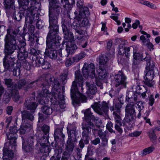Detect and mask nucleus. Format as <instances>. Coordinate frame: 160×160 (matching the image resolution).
Wrapping results in <instances>:
<instances>
[{
	"label": "nucleus",
	"instance_id": "obj_54",
	"mask_svg": "<svg viewBox=\"0 0 160 160\" xmlns=\"http://www.w3.org/2000/svg\"><path fill=\"white\" fill-rule=\"evenodd\" d=\"M113 113L114 115L115 123L120 124L121 123H122L121 117L119 115L120 113H116L115 112H113Z\"/></svg>",
	"mask_w": 160,
	"mask_h": 160
},
{
	"label": "nucleus",
	"instance_id": "obj_50",
	"mask_svg": "<svg viewBox=\"0 0 160 160\" xmlns=\"http://www.w3.org/2000/svg\"><path fill=\"white\" fill-rule=\"evenodd\" d=\"M41 147V148L40 151L42 153H49L51 150L50 146L48 145H46L44 144L42 145H40Z\"/></svg>",
	"mask_w": 160,
	"mask_h": 160
},
{
	"label": "nucleus",
	"instance_id": "obj_41",
	"mask_svg": "<svg viewBox=\"0 0 160 160\" xmlns=\"http://www.w3.org/2000/svg\"><path fill=\"white\" fill-rule=\"evenodd\" d=\"M27 83L26 79H22L19 80L17 83H15V89H21L24 88Z\"/></svg>",
	"mask_w": 160,
	"mask_h": 160
},
{
	"label": "nucleus",
	"instance_id": "obj_37",
	"mask_svg": "<svg viewBox=\"0 0 160 160\" xmlns=\"http://www.w3.org/2000/svg\"><path fill=\"white\" fill-rule=\"evenodd\" d=\"M14 3V0H4L3 3L5 7L6 8L9 9L7 11V13L9 12V11L14 10L13 8H15L14 6H13Z\"/></svg>",
	"mask_w": 160,
	"mask_h": 160
},
{
	"label": "nucleus",
	"instance_id": "obj_59",
	"mask_svg": "<svg viewBox=\"0 0 160 160\" xmlns=\"http://www.w3.org/2000/svg\"><path fill=\"white\" fill-rule=\"evenodd\" d=\"M149 94L148 98L147 99H148L149 100V102H148V104L151 106H152L153 104L154 103V100L155 99L154 98L153 95L152 94H150V92L148 93Z\"/></svg>",
	"mask_w": 160,
	"mask_h": 160
},
{
	"label": "nucleus",
	"instance_id": "obj_16",
	"mask_svg": "<svg viewBox=\"0 0 160 160\" xmlns=\"http://www.w3.org/2000/svg\"><path fill=\"white\" fill-rule=\"evenodd\" d=\"M63 127H57L54 131V140L55 142H52L51 143L52 146L53 147L56 148L59 147V143L60 142L63 143L65 141V135L62 133Z\"/></svg>",
	"mask_w": 160,
	"mask_h": 160
},
{
	"label": "nucleus",
	"instance_id": "obj_57",
	"mask_svg": "<svg viewBox=\"0 0 160 160\" xmlns=\"http://www.w3.org/2000/svg\"><path fill=\"white\" fill-rule=\"evenodd\" d=\"M45 62L44 59L42 58H41L39 56L37 57V59L36 60V66L37 67H40L41 66L43 62Z\"/></svg>",
	"mask_w": 160,
	"mask_h": 160
},
{
	"label": "nucleus",
	"instance_id": "obj_47",
	"mask_svg": "<svg viewBox=\"0 0 160 160\" xmlns=\"http://www.w3.org/2000/svg\"><path fill=\"white\" fill-rule=\"evenodd\" d=\"M68 75V71L67 70H65L60 76V80L63 84H65L67 82Z\"/></svg>",
	"mask_w": 160,
	"mask_h": 160
},
{
	"label": "nucleus",
	"instance_id": "obj_17",
	"mask_svg": "<svg viewBox=\"0 0 160 160\" xmlns=\"http://www.w3.org/2000/svg\"><path fill=\"white\" fill-rule=\"evenodd\" d=\"M82 72L84 77L88 78L89 76L91 78H94L96 75L95 73V68L94 64L91 63L88 64L84 63L82 69Z\"/></svg>",
	"mask_w": 160,
	"mask_h": 160
},
{
	"label": "nucleus",
	"instance_id": "obj_53",
	"mask_svg": "<svg viewBox=\"0 0 160 160\" xmlns=\"http://www.w3.org/2000/svg\"><path fill=\"white\" fill-rule=\"evenodd\" d=\"M154 149V148L153 147H150L144 149L142 153V156H143L147 154L151 153Z\"/></svg>",
	"mask_w": 160,
	"mask_h": 160
},
{
	"label": "nucleus",
	"instance_id": "obj_64",
	"mask_svg": "<svg viewBox=\"0 0 160 160\" xmlns=\"http://www.w3.org/2000/svg\"><path fill=\"white\" fill-rule=\"evenodd\" d=\"M44 25V22L42 20H40L38 21L36 23V27L39 29H42Z\"/></svg>",
	"mask_w": 160,
	"mask_h": 160
},
{
	"label": "nucleus",
	"instance_id": "obj_7",
	"mask_svg": "<svg viewBox=\"0 0 160 160\" xmlns=\"http://www.w3.org/2000/svg\"><path fill=\"white\" fill-rule=\"evenodd\" d=\"M49 22L50 25H59L58 16L61 9L58 5V0H49Z\"/></svg>",
	"mask_w": 160,
	"mask_h": 160
},
{
	"label": "nucleus",
	"instance_id": "obj_60",
	"mask_svg": "<svg viewBox=\"0 0 160 160\" xmlns=\"http://www.w3.org/2000/svg\"><path fill=\"white\" fill-rule=\"evenodd\" d=\"M135 107H136L139 112H141L144 108L143 105L141 101L138 102L137 103L135 104Z\"/></svg>",
	"mask_w": 160,
	"mask_h": 160
},
{
	"label": "nucleus",
	"instance_id": "obj_6",
	"mask_svg": "<svg viewBox=\"0 0 160 160\" xmlns=\"http://www.w3.org/2000/svg\"><path fill=\"white\" fill-rule=\"evenodd\" d=\"M31 2L30 6L28 9L25 10L24 16L25 17V23L27 26L28 24H32L34 22L38 20V16L37 12H38L41 7L40 2H34L32 4Z\"/></svg>",
	"mask_w": 160,
	"mask_h": 160
},
{
	"label": "nucleus",
	"instance_id": "obj_25",
	"mask_svg": "<svg viewBox=\"0 0 160 160\" xmlns=\"http://www.w3.org/2000/svg\"><path fill=\"white\" fill-rule=\"evenodd\" d=\"M86 86L87 87V95L90 99L93 98V95L95 94L97 92V88L94 84L90 83L89 82L86 83Z\"/></svg>",
	"mask_w": 160,
	"mask_h": 160
},
{
	"label": "nucleus",
	"instance_id": "obj_14",
	"mask_svg": "<svg viewBox=\"0 0 160 160\" xmlns=\"http://www.w3.org/2000/svg\"><path fill=\"white\" fill-rule=\"evenodd\" d=\"M91 107L98 114L103 115L106 114L109 109L108 103L105 101L100 102H95L91 105Z\"/></svg>",
	"mask_w": 160,
	"mask_h": 160
},
{
	"label": "nucleus",
	"instance_id": "obj_56",
	"mask_svg": "<svg viewBox=\"0 0 160 160\" xmlns=\"http://www.w3.org/2000/svg\"><path fill=\"white\" fill-rule=\"evenodd\" d=\"M35 139L33 136H30L28 137L26 139V144L33 146V143Z\"/></svg>",
	"mask_w": 160,
	"mask_h": 160
},
{
	"label": "nucleus",
	"instance_id": "obj_43",
	"mask_svg": "<svg viewBox=\"0 0 160 160\" xmlns=\"http://www.w3.org/2000/svg\"><path fill=\"white\" fill-rule=\"evenodd\" d=\"M133 59H138L144 61V58L143 54L139 52H137V50L136 48H133Z\"/></svg>",
	"mask_w": 160,
	"mask_h": 160
},
{
	"label": "nucleus",
	"instance_id": "obj_13",
	"mask_svg": "<svg viewBox=\"0 0 160 160\" xmlns=\"http://www.w3.org/2000/svg\"><path fill=\"white\" fill-rule=\"evenodd\" d=\"M127 78L122 70L119 71L114 76L115 85L117 88H126Z\"/></svg>",
	"mask_w": 160,
	"mask_h": 160
},
{
	"label": "nucleus",
	"instance_id": "obj_28",
	"mask_svg": "<svg viewBox=\"0 0 160 160\" xmlns=\"http://www.w3.org/2000/svg\"><path fill=\"white\" fill-rule=\"evenodd\" d=\"M66 50L67 52V55L65 56L66 57H68L69 54H72L75 52L78 48V47L73 41L68 42H66Z\"/></svg>",
	"mask_w": 160,
	"mask_h": 160
},
{
	"label": "nucleus",
	"instance_id": "obj_23",
	"mask_svg": "<svg viewBox=\"0 0 160 160\" xmlns=\"http://www.w3.org/2000/svg\"><path fill=\"white\" fill-rule=\"evenodd\" d=\"M145 72H146L145 76L144 82L145 84L148 86L151 87L153 86V83L152 81L154 76V71L152 70H145Z\"/></svg>",
	"mask_w": 160,
	"mask_h": 160
},
{
	"label": "nucleus",
	"instance_id": "obj_9",
	"mask_svg": "<svg viewBox=\"0 0 160 160\" xmlns=\"http://www.w3.org/2000/svg\"><path fill=\"white\" fill-rule=\"evenodd\" d=\"M36 135L37 137V144L38 146L46 144L48 142L49 127L47 125H40L38 124L37 128Z\"/></svg>",
	"mask_w": 160,
	"mask_h": 160
},
{
	"label": "nucleus",
	"instance_id": "obj_26",
	"mask_svg": "<svg viewBox=\"0 0 160 160\" xmlns=\"http://www.w3.org/2000/svg\"><path fill=\"white\" fill-rule=\"evenodd\" d=\"M144 61L146 62V70H152L154 71L155 68V63L151 60V58L150 55L147 53H146V56L144 58Z\"/></svg>",
	"mask_w": 160,
	"mask_h": 160
},
{
	"label": "nucleus",
	"instance_id": "obj_4",
	"mask_svg": "<svg viewBox=\"0 0 160 160\" xmlns=\"http://www.w3.org/2000/svg\"><path fill=\"white\" fill-rule=\"evenodd\" d=\"M49 82L52 85L53 89L55 91L52 92V97L50 98L51 103L53 104H56L59 100V104L61 108H64L65 104L64 101V92L62 93L59 87L60 84L57 79H55L53 76H49Z\"/></svg>",
	"mask_w": 160,
	"mask_h": 160
},
{
	"label": "nucleus",
	"instance_id": "obj_8",
	"mask_svg": "<svg viewBox=\"0 0 160 160\" xmlns=\"http://www.w3.org/2000/svg\"><path fill=\"white\" fill-rule=\"evenodd\" d=\"M76 127L74 125H68L67 127L68 138L66 145V149L69 153L72 152L77 142L76 136L78 132L76 131Z\"/></svg>",
	"mask_w": 160,
	"mask_h": 160
},
{
	"label": "nucleus",
	"instance_id": "obj_22",
	"mask_svg": "<svg viewBox=\"0 0 160 160\" xmlns=\"http://www.w3.org/2000/svg\"><path fill=\"white\" fill-rule=\"evenodd\" d=\"M18 131V129L17 128H14V131L13 133L11 132H8L7 133V138L8 139L10 140L9 142V144L11 145L14 147V149H15V147L17 145L16 139H17V133Z\"/></svg>",
	"mask_w": 160,
	"mask_h": 160
},
{
	"label": "nucleus",
	"instance_id": "obj_51",
	"mask_svg": "<svg viewBox=\"0 0 160 160\" xmlns=\"http://www.w3.org/2000/svg\"><path fill=\"white\" fill-rule=\"evenodd\" d=\"M86 55L85 53L81 52L75 55L73 57L76 62H78L80 60L84 58Z\"/></svg>",
	"mask_w": 160,
	"mask_h": 160
},
{
	"label": "nucleus",
	"instance_id": "obj_40",
	"mask_svg": "<svg viewBox=\"0 0 160 160\" xmlns=\"http://www.w3.org/2000/svg\"><path fill=\"white\" fill-rule=\"evenodd\" d=\"M22 66L21 62H17L16 64V66L14 67L12 70L11 72H13V75L15 76H18L20 74V68Z\"/></svg>",
	"mask_w": 160,
	"mask_h": 160
},
{
	"label": "nucleus",
	"instance_id": "obj_3",
	"mask_svg": "<svg viewBox=\"0 0 160 160\" xmlns=\"http://www.w3.org/2000/svg\"><path fill=\"white\" fill-rule=\"evenodd\" d=\"M75 78L73 81L71 88V96L73 101L77 104L80 102H86L87 98L84 95L79 91L80 89L82 92L83 88V78L80 72L77 71L75 72Z\"/></svg>",
	"mask_w": 160,
	"mask_h": 160
},
{
	"label": "nucleus",
	"instance_id": "obj_36",
	"mask_svg": "<svg viewBox=\"0 0 160 160\" xmlns=\"http://www.w3.org/2000/svg\"><path fill=\"white\" fill-rule=\"evenodd\" d=\"M109 60V58L106 55H103L100 56L99 62V67L106 68Z\"/></svg>",
	"mask_w": 160,
	"mask_h": 160
},
{
	"label": "nucleus",
	"instance_id": "obj_10",
	"mask_svg": "<svg viewBox=\"0 0 160 160\" xmlns=\"http://www.w3.org/2000/svg\"><path fill=\"white\" fill-rule=\"evenodd\" d=\"M75 17L74 21L72 25V27L77 31L78 32H79V30L81 28L80 25V20L82 18L85 17H88L89 15V12L88 8L87 7H84L83 10L80 11L79 14L77 11L74 12Z\"/></svg>",
	"mask_w": 160,
	"mask_h": 160
},
{
	"label": "nucleus",
	"instance_id": "obj_30",
	"mask_svg": "<svg viewBox=\"0 0 160 160\" xmlns=\"http://www.w3.org/2000/svg\"><path fill=\"white\" fill-rule=\"evenodd\" d=\"M135 92L137 94H141L143 98L146 97V93L149 94L148 93H150L149 90H148L144 87H141L139 85L135 86Z\"/></svg>",
	"mask_w": 160,
	"mask_h": 160
},
{
	"label": "nucleus",
	"instance_id": "obj_35",
	"mask_svg": "<svg viewBox=\"0 0 160 160\" xmlns=\"http://www.w3.org/2000/svg\"><path fill=\"white\" fill-rule=\"evenodd\" d=\"M135 104L129 103L127 104L125 108V114H136Z\"/></svg>",
	"mask_w": 160,
	"mask_h": 160
},
{
	"label": "nucleus",
	"instance_id": "obj_2",
	"mask_svg": "<svg viewBox=\"0 0 160 160\" xmlns=\"http://www.w3.org/2000/svg\"><path fill=\"white\" fill-rule=\"evenodd\" d=\"M49 32L47 37L46 41L47 48L44 52L45 55L50 58L56 60L58 63L63 62L62 58L64 56L61 51L58 53L57 49L61 45L60 41L61 38L58 35L59 33V25H50L48 27Z\"/></svg>",
	"mask_w": 160,
	"mask_h": 160
},
{
	"label": "nucleus",
	"instance_id": "obj_21",
	"mask_svg": "<svg viewBox=\"0 0 160 160\" xmlns=\"http://www.w3.org/2000/svg\"><path fill=\"white\" fill-rule=\"evenodd\" d=\"M6 56L5 55L3 59V66L5 71L10 72L12 70L14 67L15 63L14 61L15 58L13 57H11L12 59L10 58L8 59L6 58Z\"/></svg>",
	"mask_w": 160,
	"mask_h": 160
},
{
	"label": "nucleus",
	"instance_id": "obj_61",
	"mask_svg": "<svg viewBox=\"0 0 160 160\" xmlns=\"http://www.w3.org/2000/svg\"><path fill=\"white\" fill-rule=\"evenodd\" d=\"M75 62H76V61H75L73 57H72V58H69L66 62V66L67 67H69Z\"/></svg>",
	"mask_w": 160,
	"mask_h": 160
},
{
	"label": "nucleus",
	"instance_id": "obj_29",
	"mask_svg": "<svg viewBox=\"0 0 160 160\" xmlns=\"http://www.w3.org/2000/svg\"><path fill=\"white\" fill-rule=\"evenodd\" d=\"M61 2L63 7L67 11L68 16H70L69 13L72 9V5L74 4V0H61Z\"/></svg>",
	"mask_w": 160,
	"mask_h": 160
},
{
	"label": "nucleus",
	"instance_id": "obj_48",
	"mask_svg": "<svg viewBox=\"0 0 160 160\" xmlns=\"http://www.w3.org/2000/svg\"><path fill=\"white\" fill-rule=\"evenodd\" d=\"M124 42H122L118 47V52L119 54L120 55H123L126 54V50L125 49Z\"/></svg>",
	"mask_w": 160,
	"mask_h": 160
},
{
	"label": "nucleus",
	"instance_id": "obj_15",
	"mask_svg": "<svg viewBox=\"0 0 160 160\" xmlns=\"http://www.w3.org/2000/svg\"><path fill=\"white\" fill-rule=\"evenodd\" d=\"M4 81L7 87L10 88V92L14 101L16 102L18 101L20 97L18 91L17 90L15 89V83L12 82V80L11 79H5Z\"/></svg>",
	"mask_w": 160,
	"mask_h": 160
},
{
	"label": "nucleus",
	"instance_id": "obj_34",
	"mask_svg": "<svg viewBox=\"0 0 160 160\" xmlns=\"http://www.w3.org/2000/svg\"><path fill=\"white\" fill-rule=\"evenodd\" d=\"M98 136L101 139V146L104 148H106L108 146V139L106 136V132L103 133H98Z\"/></svg>",
	"mask_w": 160,
	"mask_h": 160
},
{
	"label": "nucleus",
	"instance_id": "obj_24",
	"mask_svg": "<svg viewBox=\"0 0 160 160\" xmlns=\"http://www.w3.org/2000/svg\"><path fill=\"white\" fill-rule=\"evenodd\" d=\"M38 105L37 103L32 101L29 98H27L24 103L25 107L27 109L31 110L33 113L35 112Z\"/></svg>",
	"mask_w": 160,
	"mask_h": 160
},
{
	"label": "nucleus",
	"instance_id": "obj_42",
	"mask_svg": "<svg viewBox=\"0 0 160 160\" xmlns=\"http://www.w3.org/2000/svg\"><path fill=\"white\" fill-rule=\"evenodd\" d=\"M22 148L23 150L26 152H31L33 150V146L28 145L26 144L25 141L23 138L22 137Z\"/></svg>",
	"mask_w": 160,
	"mask_h": 160
},
{
	"label": "nucleus",
	"instance_id": "obj_49",
	"mask_svg": "<svg viewBox=\"0 0 160 160\" xmlns=\"http://www.w3.org/2000/svg\"><path fill=\"white\" fill-rule=\"evenodd\" d=\"M18 2L20 6H22L23 8H28L29 0H18Z\"/></svg>",
	"mask_w": 160,
	"mask_h": 160
},
{
	"label": "nucleus",
	"instance_id": "obj_46",
	"mask_svg": "<svg viewBox=\"0 0 160 160\" xmlns=\"http://www.w3.org/2000/svg\"><path fill=\"white\" fill-rule=\"evenodd\" d=\"M32 121H29L28 120H22V127L27 128L28 130L31 129L32 127Z\"/></svg>",
	"mask_w": 160,
	"mask_h": 160
},
{
	"label": "nucleus",
	"instance_id": "obj_52",
	"mask_svg": "<svg viewBox=\"0 0 160 160\" xmlns=\"http://www.w3.org/2000/svg\"><path fill=\"white\" fill-rule=\"evenodd\" d=\"M17 62H21V65L23 68L27 70H29L31 68V65L26 60L22 62L18 61Z\"/></svg>",
	"mask_w": 160,
	"mask_h": 160
},
{
	"label": "nucleus",
	"instance_id": "obj_5",
	"mask_svg": "<svg viewBox=\"0 0 160 160\" xmlns=\"http://www.w3.org/2000/svg\"><path fill=\"white\" fill-rule=\"evenodd\" d=\"M50 74L48 75L45 78L46 83L42 84V91L38 93V98L39 103L44 105L48 103L49 99L52 97V92L55 91L52 85L49 82Z\"/></svg>",
	"mask_w": 160,
	"mask_h": 160
},
{
	"label": "nucleus",
	"instance_id": "obj_11",
	"mask_svg": "<svg viewBox=\"0 0 160 160\" xmlns=\"http://www.w3.org/2000/svg\"><path fill=\"white\" fill-rule=\"evenodd\" d=\"M82 112H83L84 114V117L83 118V121L82 123L84 122L90 123L91 122L93 124L91 121L92 119L93 120L97 127H99L100 126L102 123L101 119L98 117H95L93 115L90 109L88 108L85 110H83Z\"/></svg>",
	"mask_w": 160,
	"mask_h": 160
},
{
	"label": "nucleus",
	"instance_id": "obj_32",
	"mask_svg": "<svg viewBox=\"0 0 160 160\" xmlns=\"http://www.w3.org/2000/svg\"><path fill=\"white\" fill-rule=\"evenodd\" d=\"M137 95L133 92L130 91L127 93L126 101L130 103H133L137 100Z\"/></svg>",
	"mask_w": 160,
	"mask_h": 160
},
{
	"label": "nucleus",
	"instance_id": "obj_62",
	"mask_svg": "<svg viewBox=\"0 0 160 160\" xmlns=\"http://www.w3.org/2000/svg\"><path fill=\"white\" fill-rule=\"evenodd\" d=\"M112 128H113V124L111 121H109L108 122L106 125V128L110 132L115 133V132L113 130Z\"/></svg>",
	"mask_w": 160,
	"mask_h": 160
},
{
	"label": "nucleus",
	"instance_id": "obj_55",
	"mask_svg": "<svg viewBox=\"0 0 160 160\" xmlns=\"http://www.w3.org/2000/svg\"><path fill=\"white\" fill-rule=\"evenodd\" d=\"M140 61L138 59H133V62L132 65V69L135 70L139 68Z\"/></svg>",
	"mask_w": 160,
	"mask_h": 160
},
{
	"label": "nucleus",
	"instance_id": "obj_45",
	"mask_svg": "<svg viewBox=\"0 0 160 160\" xmlns=\"http://www.w3.org/2000/svg\"><path fill=\"white\" fill-rule=\"evenodd\" d=\"M41 110L43 113L46 115L51 114L53 112L52 109L47 106H44L42 107Z\"/></svg>",
	"mask_w": 160,
	"mask_h": 160
},
{
	"label": "nucleus",
	"instance_id": "obj_31",
	"mask_svg": "<svg viewBox=\"0 0 160 160\" xmlns=\"http://www.w3.org/2000/svg\"><path fill=\"white\" fill-rule=\"evenodd\" d=\"M106 68L99 67L97 69V72L98 77L100 79L104 80L107 78L108 74V71L106 69Z\"/></svg>",
	"mask_w": 160,
	"mask_h": 160
},
{
	"label": "nucleus",
	"instance_id": "obj_44",
	"mask_svg": "<svg viewBox=\"0 0 160 160\" xmlns=\"http://www.w3.org/2000/svg\"><path fill=\"white\" fill-rule=\"evenodd\" d=\"M155 131L153 129H151L148 132V135L150 140L153 143H156L157 136L155 134Z\"/></svg>",
	"mask_w": 160,
	"mask_h": 160
},
{
	"label": "nucleus",
	"instance_id": "obj_27",
	"mask_svg": "<svg viewBox=\"0 0 160 160\" xmlns=\"http://www.w3.org/2000/svg\"><path fill=\"white\" fill-rule=\"evenodd\" d=\"M28 8H23L22 6H19V10L18 12L14 11V10L12 17L13 18L18 21H19L22 19L23 16H24L25 10ZM11 10V11H12Z\"/></svg>",
	"mask_w": 160,
	"mask_h": 160
},
{
	"label": "nucleus",
	"instance_id": "obj_12",
	"mask_svg": "<svg viewBox=\"0 0 160 160\" xmlns=\"http://www.w3.org/2000/svg\"><path fill=\"white\" fill-rule=\"evenodd\" d=\"M94 124L86 122L82 124V138H81L84 143L86 144H88L90 139V135L91 134V129L94 127Z\"/></svg>",
	"mask_w": 160,
	"mask_h": 160
},
{
	"label": "nucleus",
	"instance_id": "obj_1",
	"mask_svg": "<svg viewBox=\"0 0 160 160\" xmlns=\"http://www.w3.org/2000/svg\"><path fill=\"white\" fill-rule=\"evenodd\" d=\"M19 31V28H17L14 30L10 28L7 29V34L4 39V52L6 55H11L15 50H18L17 52V57L19 61L22 62L26 60L28 57V53L25 47L26 43L24 40L20 41L22 45L20 47L17 41V34Z\"/></svg>",
	"mask_w": 160,
	"mask_h": 160
},
{
	"label": "nucleus",
	"instance_id": "obj_58",
	"mask_svg": "<svg viewBox=\"0 0 160 160\" xmlns=\"http://www.w3.org/2000/svg\"><path fill=\"white\" fill-rule=\"evenodd\" d=\"M85 17L84 18H82L80 20V25L81 27H86L88 24V20L87 18H85V17Z\"/></svg>",
	"mask_w": 160,
	"mask_h": 160
},
{
	"label": "nucleus",
	"instance_id": "obj_20",
	"mask_svg": "<svg viewBox=\"0 0 160 160\" xmlns=\"http://www.w3.org/2000/svg\"><path fill=\"white\" fill-rule=\"evenodd\" d=\"M65 24L70 25H71V22L70 18L68 19L66 21H65L64 23L62 24L63 32L64 35V38L66 39L71 40L73 38V33L67 29Z\"/></svg>",
	"mask_w": 160,
	"mask_h": 160
},
{
	"label": "nucleus",
	"instance_id": "obj_38",
	"mask_svg": "<svg viewBox=\"0 0 160 160\" xmlns=\"http://www.w3.org/2000/svg\"><path fill=\"white\" fill-rule=\"evenodd\" d=\"M123 103L120 101V103H113V106L110 108V110L112 112L113 111L116 113H119L121 112V108Z\"/></svg>",
	"mask_w": 160,
	"mask_h": 160
},
{
	"label": "nucleus",
	"instance_id": "obj_18",
	"mask_svg": "<svg viewBox=\"0 0 160 160\" xmlns=\"http://www.w3.org/2000/svg\"><path fill=\"white\" fill-rule=\"evenodd\" d=\"M136 118V114H125L123 123L125 125L128 126L130 128H132L134 126Z\"/></svg>",
	"mask_w": 160,
	"mask_h": 160
},
{
	"label": "nucleus",
	"instance_id": "obj_63",
	"mask_svg": "<svg viewBox=\"0 0 160 160\" xmlns=\"http://www.w3.org/2000/svg\"><path fill=\"white\" fill-rule=\"evenodd\" d=\"M142 131H135L129 134V136L131 137H137L140 136L142 133Z\"/></svg>",
	"mask_w": 160,
	"mask_h": 160
},
{
	"label": "nucleus",
	"instance_id": "obj_19",
	"mask_svg": "<svg viewBox=\"0 0 160 160\" xmlns=\"http://www.w3.org/2000/svg\"><path fill=\"white\" fill-rule=\"evenodd\" d=\"M13 147L9 144L8 147H7L6 144V146L4 145L3 149V160H11L14 157V153L12 150L11 148H12Z\"/></svg>",
	"mask_w": 160,
	"mask_h": 160
},
{
	"label": "nucleus",
	"instance_id": "obj_33",
	"mask_svg": "<svg viewBox=\"0 0 160 160\" xmlns=\"http://www.w3.org/2000/svg\"><path fill=\"white\" fill-rule=\"evenodd\" d=\"M33 113L32 112H30L29 111L25 110L21 111L22 120H28L32 121L34 119Z\"/></svg>",
	"mask_w": 160,
	"mask_h": 160
},
{
	"label": "nucleus",
	"instance_id": "obj_39",
	"mask_svg": "<svg viewBox=\"0 0 160 160\" xmlns=\"http://www.w3.org/2000/svg\"><path fill=\"white\" fill-rule=\"evenodd\" d=\"M35 33L34 34L31 35H29V46L31 47V48L32 47H34L35 48L37 49L38 47V45L37 43L35 42V39L34 38V37H37L36 35L35 36Z\"/></svg>",
	"mask_w": 160,
	"mask_h": 160
}]
</instances>
